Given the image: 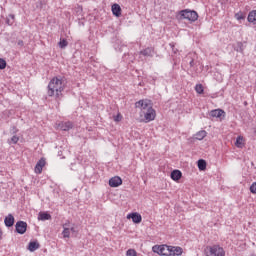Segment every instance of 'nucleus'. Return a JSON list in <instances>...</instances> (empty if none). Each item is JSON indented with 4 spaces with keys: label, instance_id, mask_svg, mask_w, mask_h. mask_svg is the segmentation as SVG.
Segmentation results:
<instances>
[{
    "label": "nucleus",
    "instance_id": "f257e3e1",
    "mask_svg": "<svg viewBox=\"0 0 256 256\" xmlns=\"http://www.w3.org/2000/svg\"><path fill=\"white\" fill-rule=\"evenodd\" d=\"M63 91V80L59 77H54L48 84L49 97H59Z\"/></svg>",
    "mask_w": 256,
    "mask_h": 256
},
{
    "label": "nucleus",
    "instance_id": "f03ea898",
    "mask_svg": "<svg viewBox=\"0 0 256 256\" xmlns=\"http://www.w3.org/2000/svg\"><path fill=\"white\" fill-rule=\"evenodd\" d=\"M177 19L183 20L187 19V21H190L191 23H195L197 19H199V14L195 12V10L185 9L181 10L177 14Z\"/></svg>",
    "mask_w": 256,
    "mask_h": 256
},
{
    "label": "nucleus",
    "instance_id": "7ed1b4c3",
    "mask_svg": "<svg viewBox=\"0 0 256 256\" xmlns=\"http://www.w3.org/2000/svg\"><path fill=\"white\" fill-rule=\"evenodd\" d=\"M206 256H225V250L219 245L208 246L205 249Z\"/></svg>",
    "mask_w": 256,
    "mask_h": 256
},
{
    "label": "nucleus",
    "instance_id": "20e7f679",
    "mask_svg": "<svg viewBox=\"0 0 256 256\" xmlns=\"http://www.w3.org/2000/svg\"><path fill=\"white\" fill-rule=\"evenodd\" d=\"M136 109H141V111H147L153 107V101L149 99H142L135 103Z\"/></svg>",
    "mask_w": 256,
    "mask_h": 256
},
{
    "label": "nucleus",
    "instance_id": "39448f33",
    "mask_svg": "<svg viewBox=\"0 0 256 256\" xmlns=\"http://www.w3.org/2000/svg\"><path fill=\"white\" fill-rule=\"evenodd\" d=\"M153 253H157L158 255L168 256L169 246L168 245H154L152 247Z\"/></svg>",
    "mask_w": 256,
    "mask_h": 256
},
{
    "label": "nucleus",
    "instance_id": "423d86ee",
    "mask_svg": "<svg viewBox=\"0 0 256 256\" xmlns=\"http://www.w3.org/2000/svg\"><path fill=\"white\" fill-rule=\"evenodd\" d=\"M157 117V112L155 109L150 108L144 111V123H151V121H155V118Z\"/></svg>",
    "mask_w": 256,
    "mask_h": 256
},
{
    "label": "nucleus",
    "instance_id": "0eeeda50",
    "mask_svg": "<svg viewBox=\"0 0 256 256\" xmlns=\"http://www.w3.org/2000/svg\"><path fill=\"white\" fill-rule=\"evenodd\" d=\"M15 227L16 233H18L19 235H25V233H27V222L20 220L16 222Z\"/></svg>",
    "mask_w": 256,
    "mask_h": 256
},
{
    "label": "nucleus",
    "instance_id": "6e6552de",
    "mask_svg": "<svg viewBox=\"0 0 256 256\" xmlns=\"http://www.w3.org/2000/svg\"><path fill=\"white\" fill-rule=\"evenodd\" d=\"M183 255V248L179 246H168V256Z\"/></svg>",
    "mask_w": 256,
    "mask_h": 256
},
{
    "label": "nucleus",
    "instance_id": "1a4fd4ad",
    "mask_svg": "<svg viewBox=\"0 0 256 256\" xmlns=\"http://www.w3.org/2000/svg\"><path fill=\"white\" fill-rule=\"evenodd\" d=\"M127 219H132L133 223L139 224L143 221L141 214L133 212L127 215Z\"/></svg>",
    "mask_w": 256,
    "mask_h": 256
},
{
    "label": "nucleus",
    "instance_id": "9d476101",
    "mask_svg": "<svg viewBox=\"0 0 256 256\" xmlns=\"http://www.w3.org/2000/svg\"><path fill=\"white\" fill-rule=\"evenodd\" d=\"M109 185L111 187H119V185H123V180L119 176H114L110 178Z\"/></svg>",
    "mask_w": 256,
    "mask_h": 256
},
{
    "label": "nucleus",
    "instance_id": "9b49d317",
    "mask_svg": "<svg viewBox=\"0 0 256 256\" xmlns=\"http://www.w3.org/2000/svg\"><path fill=\"white\" fill-rule=\"evenodd\" d=\"M45 167V158H41L35 166V173H37L38 175L43 173V168Z\"/></svg>",
    "mask_w": 256,
    "mask_h": 256
},
{
    "label": "nucleus",
    "instance_id": "f8f14e48",
    "mask_svg": "<svg viewBox=\"0 0 256 256\" xmlns=\"http://www.w3.org/2000/svg\"><path fill=\"white\" fill-rule=\"evenodd\" d=\"M59 129L61 131H70V129H73V122L67 121V122H60L58 124Z\"/></svg>",
    "mask_w": 256,
    "mask_h": 256
},
{
    "label": "nucleus",
    "instance_id": "ddd939ff",
    "mask_svg": "<svg viewBox=\"0 0 256 256\" xmlns=\"http://www.w3.org/2000/svg\"><path fill=\"white\" fill-rule=\"evenodd\" d=\"M4 223L7 227H13V225H15V217H13L12 214H9L5 217Z\"/></svg>",
    "mask_w": 256,
    "mask_h": 256
},
{
    "label": "nucleus",
    "instance_id": "4468645a",
    "mask_svg": "<svg viewBox=\"0 0 256 256\" xmlns=\"http://www.w3.org/2000/svg\"><path fill=\"white\" fill-rule=\"evenodd\" d=\"M223 115H225V111L221 109H215L210 111V116L216 117L217 119L221 118Z\"/></svg>",
    "mask_w": 256,
    "mask_h": 256
},
{
    "label": "nucleus",
    "instance_id": "2eb2a0df",
    "mask_svg": "<svg viewBox=\"0 0 256 256\" xmlns=\"http://www.w3.org/2000/svg\"><path fill=\"white\" fill-rule=\"evenodd\" d=\"M207 137V131L205 130H200L194 135V139L197 141H203Z\"/></svg>",
    "mask_w": 256,
    "mask_h": 256
},
{
    "label": "nucleus",
    "instance_id": "dca6fc26",
    "mask_svg": "<svg viewBox=\"0 0 256 256\" xmlns=\"http://www.w3.org/2000/svg\"><path fill=\"white\" fill-rule=\"evenodd\" d=\"M183 177V173L180 170H173L171 172V179L173 181H179Z\"/></svg>",
    "mask_w": 256,
    "mask_h": 256
},
{
    "label": "nucleus",
    "instance_id": "f3484780",
    "mask_svg": "<svg viewBox=\"0 0 256 256\" xmlns=\"http://www.w3.org/2000/svg\"><path fill=\"white\" fill-rule=\"evenodd\" d=\"M40 245L39 242L37 241H31L28 244V251H30L31 253H33L34 251H37V249H39Z\"/></svg>",
    "mask_w": 256,
    "mask_h": 256
},
{
    "label": "nucleus",
    "instance_id": "a211bd4d",
    "mask_svg": "<svg viewBox=\"0 0 256 256\" xmlns=\"http://www.w3.org/2000/svg\"><path fill=\"white\" fill-rule=\"evenodd\" d=\"M112 13L115 17H121V6L119 4H113Z\"/></svg>",
    "mask_w": 256,
    "mask_h": 256
},
{
    "label": "nucleus",
    "instance_id": "6ab92c4d",
    "mask_svg": "<svg viewBox=\"0 0 256 256\" xmlns=\"http://www.w3.org/2000/svg\"><path fill=\"white\" fill-rule=\"evenodd\" d=\"M38 219L39 221H49V219H51V214H49V212H40Z\"/></svg>",
    "mask_w": 256,
    "mask_h": 256
},
{
    "label": "nucleus",
    "instance_id": "aec40b11",
    "mask_svg": "<svg viewBox=\"0 0 256 256\" xmlns=\"http://www.w3.org/2000/svg\"><path fill=\"white\" fill-rule=\"evenodd\" d=\"M140 55H143L144 57H153V48H146L140 51Z\"/></svg>",
    "mask_w": 256,
    "mask_h": 256
},
{
    "label": "nucleus",
    "instance_id": "412c9836",
    "mask_svg": "<svg viewBox=\"0 0 256 256\" xmlns=\"http://www.w3.org/2000/svg\"><path fill=\"white\" fill-rule=\"evenodd\" d=\"M197 165L199 171H205V169H207V161H205L204 159L198 160Z\"/></svg>",
    "mask_w": 256,
    "mask_h": 256
},
{
    "label": "nucleus",
    "instance_id": "4be33fe9",
    "mask_svg": "<svg viewBox=\"0 0 256 256\" xmlns=\"http://www.w3.org/2000/svg\"><path fill=\"white\" fill-rule=\"evenodd\" d=\"M248 21L249 23H255L256 21V10L251 11L248 15Z\"/></svg>",
    "mask_w": 256,
    "mask_h": 256
},
{
    "label": "nucleus",
    "instance_id": "5701e85b",
    "mask_svg": "<svg viewBox=\"0 0 256 256\" xmlns=\"http://www.w3.org/2000/svg\"><path fill=\"white\" fill-rule=\"evenodd\" d=\"M62 235L63 239H69V237H71V229L63 228Z\"/></svg>",
    "mask_w": 256,
    "mask_h": 256
},
{
    "label": "nucleus",
    "instance_id": "b1692460",
    "mask_svg": "<svg viewBox=\"0 0 256 256\" xmlns=\"http://www.w3.org/2000/svg\"><path fill=\"white\" fill-rule=\"evenodd\" d=\"M9 145H17L19 143V136L14 135L10 140L8 139Z\"/></svg>",
    "mask_w": 256,
    "mask_h": 256
},
{
    "label": "nucleus",
    "instance_id": "393cba45",
    "mask_svg": "<svg viewBox=\"0 0 256 256\" xmlns=\"http://www.w3.org/2000/svg\"><path fill=\"white\" fill-rule=\"evenodd\" d=\"M58 45H59L60 49H65V47H67V45H69V43L67 42V40L62 39V40H60Z\"/></svg>",
    "mask_w": 256,
    "mask_h": 256
},
{
    "label": "nucleus",
    "instance_id": "a878e982",
    "mask_svg": "<svg viewBox=\"0 0 256 256\" xmlns=\"http://www.w3.org/2000/svg\"><path fill=\"white\" fill-rule=\"evenodd\" d=\"M236 147H241V145H243V137L242 136H238L235 142Z\"/></svg>",
    "mask_w": 256,
    "mask_h": 256
},
{
    "label": "nucleus",
    "instance_id": "bb28decb",
    "mask_svg": "<svg viewBox=\"0 0 256 256\" xmlns=\"http://www.w3.org/2000/svg\"><path fill=\"white\" fill-rule=\"evenodd\" d=\"M195 91L201 95V93H203V85L201 84H197L196 87H195Z\"/></svg>",
    "mask_w": 256,
    "mask_h": 256
},
{
    "label": "nucleus",
    "instance_id": "cd10ccee",
    "mask_svg": "<svg viewBox=\"0 0 256 256\" xmlns=\"http://www.w3.org/2000/svg\"><path fill=\"white\" fill-rule=\"evenodd\" d=\"M127 256H137V251H135V249H129L126 252Z\"/></svg>",
    "mask_w": 256,
    "mask_h": 256
},
{
    "label": "nucleus",
    "instance_id": "c85d7f7f",
    "mask_svg": "<svg viewBox=\"0 0 256 256\" xmlns=\"http://www.w3.org/2000/svg\"><path fill=\"white\" fill-rule=\"evenodd\" d=\"M7 67V62L0 58V69H5Z\"/></svg>",
    "mask_w": 256,
    "mask_h": 256
},
{
    "label": "nucleus",
    "instance_id": "c756f323",
    "mask_svg": "<svg viewBox=\"0 0 256 256\" xmlns=\"http://www.w3.org/2000/svg\"><path fill=\"white\" fill-rule=\"evenodd\" d=\"M250 192L256 195V182L250 186Z\"/></svg>",
    "mask_w": 256,
    "mask_h": 256
},
{
    "label": "nucleus",
    "instance_id": "7c9ffc66",
    "mask_svg": "<svg viewBox=\"0 0 256 256\" xmlns=\"http://www.w3.org/2000/svg\"><path fill=\"white\" fill-rule=\"evenodd\" d=\"M235 17L237 21H241L242 19H245V16L242 13H237Z\"/></svg>",
    "mask_w": 256,
    "mask_h": 256
},
{
    "label": "nucleus",
    "instance_id": "2f4dec72",
    "mask_svg": "<svg viewBox=\"0 0 256 256\" xmlns=\"http://www.w3.org/2000/svg\"><path fill=\"white\" fill-rule=\"evenodd\" d=\"M121 119H123V116H121V114H117L116 116H114V121L116 123H119V121H121Z\"/></svg>",
    "mask_w": 256,
    "mask_h": 256
},
{
    "label": "nucleus",
    "instance_id": "473e14b6",
    "mask_svg": "<svg viewBox=\"0 0 256 256\" xmlns=\"http://www.w3.org/2000/svg\"><path fill=\"white\" fill-rule=\"evenodd\" d=\"M63 229H69V227H71V222L69 220H67L63 225H62Z\"/></svg>",
    "mask_w": 256,
    "mask_h": 256
},
{
    "label": "nucleus",
    "instance_id": "72a5a7b5",
    "mask_svg": "<svg viewBox=\"0 0 256 256\" xmlns=\"http://www.w3.org/2000/svg\"><path fill=\"white\" fill-rule=\"evenodd\" d=\"M18 131H19V129H17V126H12L11 133L13 135H15V133H17Z\"/></svg>",
    "mask_w": 256,
    "mask_h": 256
},
{
    "label": "nucleus",
    "instance_id": "f704fd0d",
    "mask_svg": "<svg viewBox=\"0 0 256 256\" xmlns=\"http://www.w3.org/2000/svg\"><path fill=\"white\" fill-rule=\"evenodd\" d=\"M189 65L190 67H194L195 66V60H193L192 58L189 61Z\"/></svg>",
    "mask_w": 256,
    "mask_h": 256
},
{
    "label": "nucleus",
    "instance_id": "c9c22d12",
    "mask_svg": "<svg viewBox=\"0 0 256 256\" xmlns=\"http://www.w3.org/2000/svg\"><path fill=\"white\" fill-rule=\"evenodd\" d=\"M70 229V233H75V226H72Z\"/></svg>",
    "mask_w": 256,
    "mask_h": 256
},
{
    "label": "nucleus",
    "instance_id": "e433bc0d",
    "mask_svg": "<svg viewBox=\"0 0 256 256\" xmlns=\"http://www.w3.org/2000/svg\"><path fill=\"white\" fill-rule=\"evenodd\" d=\"M0 239H3V231L0 229Z\"/></svg>",
    "mask_w": 256,
    "mask_h": 256
},
{
    "label": "nucleus",
    "instance_id": "4c0bfd02",
    "mask_svg": "<svg viewBox=\"0 0 256 256\" xmlns=\"http://www.w3.org/2000/svg\"><path fill=\"white\" fill-rule=\"evenodd\" d=\"M9 17H10L11 19H15V15H13V14H10Z\"/></svg>",
    "mask_w": 256,
    "mask_h": 256
},
{
    "label": "nucleus",
    "instance_id": "58836bf2",
    "mask_svg": "<svg viewBox=\"0 0 256 256\" xmlns=\"http://www.w3.org/2000/svg\"><path fill=\"white\" fill-rule=\"evenodd\" d=\"M8 25H13V23H11L9 20H7Z\"/></svg>",
    "mask_w": 256,
    "mask_h": 256
},
{
    "label": "nucleus",
    "instance_id": "ea45409f",
    "mask_svg": "<svg viewBox=\"0 0 256 256\" xmlns=\"http://www.w3.org/2000/svg\"><path fill=\"white\" fill-rule=\"evenodd\" d=\"M18 45H23V41H19V42H18Z\"/></svg>",
    "mask_w": 256,
    "mask_h": 256
},
{
    "label": "nucleus",
    "instance_id": "a19ab883",
    "mask_svg": "<svg viewBox=\"0 0 256 256\" xmlns=\"http://www.w3.org/2000/svg\"><path fill=\"white\" fill-rule=\"evenodd\" d=\"M191 55H193V54H188L187 58H189Z\"/></svg>",
    "mask_w": 256,
    "mask_h": 256
}]
</instances>
